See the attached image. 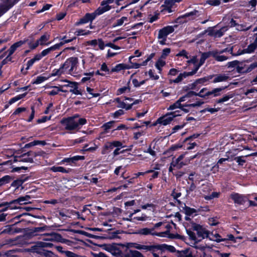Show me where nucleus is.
I'll return each instance as SVG.
<instances>
[{"label": "nucleus", "instance_id": "1", "mask_svg": "<svg viewBox=\"0 0 257 257\" xmlns=\"http://www.w3.org/2000/svg\"><path fill=\"white\" fill-rule=\"evenodd\" d=\"M193 231L187 230V234L192 243H196L201 241L205 238H209L210 232L204 227L198 224H194L192 226Z\"/></svg>", "mask_w": 257, "mask_h": 257}, {"label": "nucleus", "instance_id": "2", "mask_svg": "<svg viewBox=\"0 0 257 257\" xmlns=\"http://www.w3.org/2000/svg\"><path fill=\"white\" fill-rule=\"evenodd\" d=\"M87 123V120L84 118H80L78 114L67 118H65L61 120V123L64 126L67 131L77 130Z\"/></svg>", "mask_w": 257, "mask_h": 257}, {"label": "nucleus", "instance_id": "3", "mask_svg": "<svg viewBox=\"0 0 257 257\" xmlns=\"http://www.w3.org/2000/svg\"><path fill=\"white\" fill-rule=\"evenodd\" d=\"M65 74H69L73 76H76L79 74L78 59L77 57H72L67 59L62 64Z\"/></svg>", "mask_w": 257, "mask_h": 257}, {"label": "nucleus", "instance_id": "4", "mask_svg": "<svg viewBox=\"0 0 257 257\" xmlns=\"http://www.w3.org/2000/svg\"><path fill=\"white\" fill-rule=\"evenodd\" d=\"M110 6H106L103 7H99L94 13H87L84 17L81 18L80 21L76 23L77 25L86 24L89 22H92L97 16L100 15L110 10Z\"/></svg>", "mask_w": 257, "mask_h": 257}, {"label": "nucleus", "instance_id": "5", "mask_svg": "<svg viewBox=\"0 0 257 257\" xmlns=\"http://www.w3.org/2000/svg\"><path fill=\"white\" fill-rule=\"evenodd\" d=\"M180 112V110H176L168 113L157 119V120L154 123L153 125L155 126L157 125L158 124L166 125L170 123L174 117L181 115Z\"/></svg>", "mask_w": 257, "mask_h": 257}, {"label": "nucleus", "instance_id": "6", "mask_svg": "<svg viewBox=\"0 0 257 257\" xmlns=\"http://www.w3.org/2000/svg\"><path fill=\"white\" fill-rule=\"evenodd\" d=\"M228 86H223L219 88H214L211 91H208L206 88H202L199 93H196L194 94V96H199L201 97H205L211 95H213L214 97H216L220 95V92L225 88H227Z\"/></svg>", "mask_w": 257, "mask_h": 257}, {"label": "nucleus", "instance_id": "7", "mask_svg": "<svg viewBox=\"0 0 257 257\" xmlns=\"http://www.w3.org/2000/svg\"><path fill=\"white\" fill-rule=\"evenodd\" d=\"M194 94H196V92L193 91H189L185 96L180 97L174 103L170 105L168 107V110H173V111L177 110H180L181 107H182V104H181V102L185 101L187 99L194 96Z\"/></svg>", "mask_w": 257, "mask_h": 257}, {"label": "nucleus", "instance_id": "8", "mask_svg": "<svg viewBox=\"0 0 257 257\" xmlns=\"http://www.w3.org/2000/svg\"><path fill=\"white\" fill-rule=\"evenodd\" d=\"M19 1L20 0H0V17Z\"/></svg>", "mask_w": 257, "mask_h": 257}, {"label": "nucleus", "instance_id": "9", "mask_svg": "<svg viewBox=\"0 0 257 257\" xmlns=\"http://www.w3.org/2000/svg\"><path fill=\"white\" fill-rule=\"evenodd\" d=\"M52 245V244L51 243L40 241L37 242L35 245L32 246L29 249V251L33 253H36L42 255L44 250V247H51Z\"/></svg>", "mask_w": 257, "mask_h": 257}, {"label": "nucleus", "instance_id": "10", "mask_svg": "<svg viewBox=\"0 0 257 257\" xmlns=\"http://www.w3.org/2000/svg\"><path fill=\"white\" fill-rule=\"evenodd\" d=\"M253 31L256 32L253 36L254 39V42L249 45L247 48L241 50H239L236 54H234V55L238 56L244 53H251L257 48V27L254 29Z\"/></svg>", "mask_w": 257, "mask_h": 257}, {"label": "nucleus", "instance_id": "11", "mask_svg": "<svg viewBox=\"0 0 257 257\" xmlns=\"http://www.w3.org/2000/svg\"><path fill=\"white\" fill-rule=\"evenodd\" d=\"M131 247H134L139 250H144L145 251H150L151 252H156L158 249H162V246L150 245H147L141 244L137 243H133L131 244Z\"/></svg>", "mask_w": 257, "mask_h": 257}, {"label": "nucleus", "instance_id": "12", "mask_svg": "<svg viewBox=\"0 0 257 257\" xmlns=\"http://www.w3.org/2000/svg\"><path fill=\"white\" fill-rule=\"evenodd\" d=\"M167 233V232H156L154 231V228H143L139 229L136 233L143 235H152L153 236H158L160 237H165V234Z\"/></svg>", "mask_w": 257, "mask_h": 257}, {"label": "nucleus", "instance_id": "13", "mask_svg": "<svg viewBox=\"0 0 257 257\" xmlns=\"http://www.w3.org/2000/svg\"><path fill=\"white\" fill-rule=\"evenodd\" d=\"M38 155V154L36 153L30 151L17 157L15 160L19 162L32 163L33 162V158L36 157Z\"/></svg>", "mask_w": 257, "mask_h": 257}, {"label": "nucleus", "instance_id": "14", "mask_svg": "<svg viewBox=\"0 0 257 257\" xmlns=\"http://www.w3.org/2000/svg\"><path fill=\"white\" fill-rule=\"evenodd\" d=\"M121 147V142L119 141H113L111 142H107L105 143L102 150V154H105L108 153V151H111L114 148Z\"/></svg>", "mask_w": 257, "mask_h": 257}, {"label": "nucleus", "instance_id": "15", "mask_svg": "<svg viewBox=\"0 0 257 257\" xmlns=\"http://www.w3.org/2000/svg\"><path fill=\"white\" fill-rule=\"evenodd\" d=\"M230 197L235 204L238 205L244 204L248 200L246 196L237 193H231Z\"/></svg>", "mask_w": 257, "mask_h": 257}, {"label": "nucleus", "instance_id": "16", "mask_svg": "<svg viewBox=\"0 0 257 257\" xmlns=\"http://www.w3.org/2000/svg\"><path fill=\"white\" fill-rule=\"evenodd\" d=\"M71 40L72 39L66 40L64 42H60L59 43L56 44L47 49L43 50L41 52V54L43 57L49 54L51 52L59 49L61 46H63L65 44L71 42Z\"/></svg>", "mask_w": 257, "mask_h": 257}, {"label": "nucleus", "instance_id": "17", "mask_svg": "<svg viewBox=\"0 0 257 257\" xmlns=\"http://www.w3.org/2000/svg\"><path fill=\"white\" fill-rule=\"evenodd\" d=\"M203 103V101H201L200 100H196L194 103L186 104H182V107H181V109L180 110V113L182 115V113H181L182 111H183L185 113H187V112H189L191 108L200 106Z\"/></svg>", "mask_w": 257, "mask_h": 257}, {"label": "nucleus", "instance_id": "18", "mask_svg": "<svg viewBox=\"0 0 257 257\" xmlns=\"http://www.w3.org/2000/svg\"><path fill=\"white\" fill-rule=\"evenodd\" d=\"M203 14V11L200 10H194L193 11L186 13L183 16V18H188L189 20H196Z\"/></svg>", "mask_w": 257, "mask_h": 257}, {"label": "nucleus", "instance_id": "19", "mask_svg": "<svg viewBox=\"0 0 257 257\" xmlns=\"http://www.w3.org/2000/svg\"><path fill=\"white\" fill-rule=\"evenodd\" d=\"M49 237L46 239H44L45 240H51L56 241L61 243H67L70 241L62 237V236L56 233H52L48 234Z\"/></svg>", "mask_w": 257, "mask_h": 257}, {"label": "nucleus", "instance_id": "20", "mask_svg": "<svg viewBox=\"0 0 257 257\" xmlns=\"http://www.w3.org/2000/svg\"><path fill=\"white\" fill-rule=\"evenodd\" d=\"M229 25L231 27H236V29L240 31H247L250 28V26L246 24H239L233 19L230 20Z\"/></svg>", "mask_w": 257, "mask_h": 257}, {"label": "nucleus", "instance_id": "21", "mask_svg": "<svg viewBox=\"0 0 257 257\" xmlns=\"http://www.w3.org/2000/svg\"><path fill=\"white\" fill-rule=\"evenodd\" d=\"M56 249L58 251L64 255V257H81L80 255L75 253L71 251L65 250L61 246H56Z\"/></svg>", "mask_w": 257, "mask_h": 257}, {"label": "nucleus", "instance_id": "22", "mask_svg": "<svg viewBox=\"0 0 257 257\" xmlns=\"http://www.w3.org/2000/svg\"><path fill=\"white\" fill-rule=\"evenodd\" d=\"M27 42H28V40L27 39L24 40L23 41H20L19 42H17L15 43H14L13 45H12L10 48L8 50V52H9V54L6 58V59H9V58L15 52V51L17 50V49L21 46L26 43Z\"/></svg>", "mask_w": 257, "mask_h": 257}, {"label": "nucleus", "instance_id": "23", "mask_svg": "<svg viewBox=\"0 0 257 257\" xmlns=\"http://www.w3.org/2000/svg\"><path fill=\"white\" fill-rule=\"evenodd\" d=\"M195 74V71H194L193 70L190 72H184L183 73H180L176 79L171 80V81L173 83H178L182 81L187 77L193 75Z\"/></svg>", "mask_w": 257, "mask_h": 257}, {"label": "nucleus", "instance_id": "24", "mask_svg": "<svg viewBox=\"0 0 257 257\" xmlns=\"http://www.w3.org/2000/svg\"><path fill=\"white\" fill-rule=\"evenodd\" d=\"M184 211L187 216L185 217V219L186 220H189L190 217H193L197 214V211L196 209L188 206H185L184 207Z\"/></svg>", "mask_w": 257, "mask_h": 257}, {"label": "nucleus", "instance_id": "25", "mask_svg": "<svg viewBox=\"0 0 257 257\" xmlns=\"http://www.w3.org/2000/svg\"><path fill=\"white\" fill-rule=\"evenodd\" d=\"M212 76L214 77L213 82L214 83L225 82L227 81L229 78L228 75L225 73H221Z\"/></svg>", "mask_w": 257, "mask_h": 257}, {"label": "nucleus", "instance_id": "26", "mask_svg": "<svg viewBox=\"0 0 257 257\" xmlns=\"http://www.w3.org/2000/svg\"><path fill=\"white\" fill-rule=\"evenodd\" d=\"M184 158V155H181L176 159L173 160L172 166L178 169L181 168L185 165L182 161Z\"/></svg>", "mask_w": 257, "mask_h": 257}, {"label": "nucleus", "instance_id": "27", "mask_svg": "<svg viewBox=\"0 0 257 257\" xmlns=\"http://www.w3.org/2000/svg\"><path fill=\"white\" fill-rule=\"evenodd\" d=\"M149 217L145 214H142L140 216L132 217V218H127L126 220L132 222L137 223V221H145L149 220Z\"/></svg>", "mask_w": 257, "mask_h": 257}, {"label": "nucleus", "instance_id": "28", "mask_svg": "<svg viewBox=\"0 0 257 257\" xmlns=\"http://www.w3.org/2000/svg\"><path fill=\"white\" fill-rule=\"evenodd\" d=\"M30 199L31 197L29 195L21 196L18 198L15 199L14 202H17L18 204L20 205H25L31 203L30 201Z\"/></svg>", "mask_w": 257, "mask_h": 257}, {"label": "nucleus", "instance_id": "29", "mask_svg": "<svg viewBox=\"0 0 257 257\" xmlns=\"http://www.w3.org/2000/svg\"><path fill=\"white\" fill-rule=\"evenodd\" d=\"M210 56L209 53H202L199 62V65H196V68L193 69L194 71H195V73L197 72L199 68L204 63L205 61Z\"/></svg>", "mask_w": 257, "mask_h": 257}, {"label": "nucleus", "instance_id": "30", "mask_svg": "<svg viewBox=\"0 0 257 257\" xmlns=\"http://www.w3.org/2000/svg\"><path fill=\"white\" fill-rule=\"evenodd\" d=\"M174 5V4L171 0H166L162 6L163 7L162 11L169 13H171L172 12V8Z\"/></svg>", "mask_w": 257, "mask_h": 257}, {"label": "nucleus", "instance_id": "31", "mask_svg": "<svg viewBox=\"0 0 257 257\" xmlns=\"http://www.w3.org/2000/svg\"><path fill=\"white\" fill-rule=\"evenodd\" d=\"M142 254L137 250H128L121 257H141Z\"/></svg>", "mask_w": 257, "mask_h": 257}, {"label": "nucleus", "instance_id": "32", "mask_svg": "<svg viewBox=\"0 0 257 257\" xmlns=\"http://www.w3.org/2000/svg\"><path fill=\"white\" fill-rule=\"evenodd\" d=\"M50 35L48 33H46L42 35L39 39L37 40L39 44L40 45H49L51 43H46L50 39Z\"/></svg>", "mask_w": 257, "mask_h": 257}, {"label": "nucleus", "instance_id": "33", "mask_svg": "<svg viewBox=\"0 0 257 257\" xmlns=\"http://www.w3.org/2000/svg\"><path fill=\"white\" fill-rule=\"evenodd\" d=\"M114 121H110L103 124L102 126V128L104 131L103 133H107L110 129L114 128Z\"/></svg>", "mask_w": 257, "mask_h": 257}, {"label": "nucleus", "instance_id": "34", "mask_svg": "<svg viewBox=\"0 0 257 257\" xmlns=\"http://www.w3.org/2000/svg\"><path fill=\"white\" fill-rule=\"evenodd\" d=\"M195 251L194 250L185 249L180 252L179 257H195Z\"/></svg>", "mask_w": 257, "mask_h": 257}, {"label": "nucleus", "instance_id": "35", "mask_svg": "<svg viewBox=\"0 0 257 257\" xmlns=\"http://www.w3.org/2000/svg\"><path fill=\"white\" fill-rule=\"evenodd\" d=\"M129 20L126 17H122L120 19H117L116 22L114 24L113 27H116L122 26L123 24L126 25L128 24Z\"/></svg>", "mask_w": 257, "mask_h": 257}, {"label": "nucleus", "instance_id": "36", "mask_svg": "<svg viewBox=\"0 0 257 257\" xmlns=\"http://www.w3.org/2000/svg\"><path fill=\"white\" fill-rule=\"evenodd\" d=\"M115 101L118 103L117 107L119 108H124L126 110L130 109L132 107V104H126L125 102L120 101L119 98H116Z\"/></svg>", "mask_w": 257, "mask_h": 257}, {"label": "nucleus", "instance_id": "37", "mask_svg": "<svg viewBox=\"0 0 257 257\" xmlns=\"http://www.w3.org/2000/svg\"><path fill=\"white\" fill-rule=\"evenodd\" d=\"M257 68V61L254 62L253 63H252L249 65H246L245 66V70L243 71H241L239 70V68H238V71L240 72H249L251 71L252 70H254V69Z\"/></svg>", "mask_w": 257, "mask_h": 257}, {"label": "nucleus", "instance_id": "38", "mask_svg": "<svg viewBox=\"0 0 257 257\" xmlns=\"http://www.w3.org/2000/svg\"><path fill=\"white\" fill-rule=\"evenodd\" d=\"M64 71L63 70V66L62 64L60 65V67L59 69H55L52 70L51 76H60L62 74H64Z\"/></svg>", "mask_w": 257, "mask_h": 257}, {"label": "nucleus", "instance_id": "39", "mask_svg": "<svg viewBox=\"0 0 257 257\" xmlns=\"http://www.w3.org/2000/svg\"><path fill=\"white\" fill-rule=\"evenodd\" d=\"M234 96V94L230 92L224 96H223L222 98L218 99L216 101V102L217 103H221L225 102L229 100L230 98H232Z\"/></svg>", "mask_w": 257, "mask_h": 257}, {"label": "nucleus", "instance_id": "40", "mask_svg": "<svg viewBox=\"0 0 257 257\" xmlns=\"http://www.w3.org/2000/svg\"><path fill=\"white\" fill-rule=\"evenodd\" d=\"M128 67L126 66V65L124 64H118L115 65L114 67H113L111 71L110 72H119L121 70L128 69Z\"/></svg>", "mask_w": 257, "mask_h": 257}, {"label": "nucleus", "instance_id": "41", "mask_svg": "<svg viewBox=\"0 0 257 257\" xmlns=\"http://www.w3.org/2000/svg\"><path fill=\"white\" fill-rule=\"evenodd\" d=\"M50 170L53 172H61L63 173H69V170L61 166H53L50 168Z\"/></svg>", "mask_w": 257, "mask_h": 257}, {"label": "nucleus", "instance_id": "42", "mask_svg": "<svg viewBox=\"0 0 257 257\" xmlns=\"http://www.w3.org/2000/svg\"><path fill=\"white\" fill-rule=\"evenodd\" d=\"M125 147V146L123 145L122 143H121V147H115V149L114 150L113 152V156L114 157H115L117 155H118L120 154H123L125 153L127 150H131L132 149V146H131V148L128 150H123L122 151H120V149L123 148Z\"/></svg>", "mask_w": 257, "mask_h": 257}, {"label": "nucleus", "instance_id": "43", "mask_svg": "<svg viewBox=\"0 0 257 257\" xmlns=\"http://www.w3.org/2000/svg\"><path fill=\"white\" fill-rule=\"evenodd\" d=\"M14 202V200L10 202H4V204L3 205H7L8 206L9 209L11 210L19 209L20 207L17 206V203Z\"/></svg>", "mask_w": 257, "mask_h": 257}, {"label": "nucleus", "instance_id": "44", "mask_svg": "<svg viewBox=\"0 0 257 257\" xmlns=\"http://www.w3.org/2000/svg\"><path fill=\"white\" fill-rule=\"evenodd\" d=\"M187 63L189 65L191 64H193V69L196 68V65H199V62H198V59L196 56H193L192 57H190V58L187 61Z\"/></svg>", "mask_w": 257, "mask_h": 257}, {"label": "nucleus", "instance_id": "45", "mask_svg": "<svg viewBox=\"0 0 257 257\" xmlns=\"http://www.w3.org/2000/svg\"><path fill=\"white\" fill-rule=\"evenodd\" d=\"M26 95H27V93H24L23 94L18 95L12 98L11 99H10V100L9 101V105L12 104L13 103L17 102V101H18V100H20L21 99L25 97Z\"/></svg>", "mask_w": 257, "mask_h": 257}, {"label": "nucleus", "instance_id": "46", "mask_svg": "<svg viewBox=\"0 0 257 257\" xmlns=\"http://www.w3.org/2000/svg\"><path fill=\"white\" fill-rule=\"evenodd\" d=\"M209 238L210 240H214L218 242L224 241L225 240L224 238H222L220 235L218 233H215L214 235L210 234Z\"/></svg>", "mask_w": 257, "mask_h": 257}, {"label": "nucleus", "instance_id": "47", "mask_svg": "<svg viewBox=\"0 0 257 257\" xmlns=\"http://www.w3.org/2000/svg\"><path fill=\"white\" fill-rule=\"evenodd\" d=\"M166 63L162 59L160 58L155 64L156 68L158 70L159 72L161 73L162 67L165 65Z\"/></svg>", "mask_w": 257, "mask_h": 257}, {"label": "nucleus", "instance_id": "48", "mask_svg": "<svg viewBox=\"0 0 257 257\" xmlns=\"http://www.w3.org/2000/svg\"><path fill=\"white\" fill-rule=\"evenodd\" d=\"M12 177L9 175H6L0 178V187L10 182Z\"/></svg>", "mask_w": 257, "mask_h": 257}, {"label": "nucleus", "instance_id": "49", "mask_svg": "<svg viewBox=\"0 0 257 257\" xmlns=\"http://www.w3.org/2000/svg\"><path fill=\"white\" fill-rule=\"evenodd\" d=\"M46 144L45 141H34L30 142L25 145V148H29L36 145H42L44 146Z\"/></svg>", "mask_w": 257, "mask_h": 257}, {"label": "nucleus", "instance_id": "50", "mask_svg": "<svg viewBox=\"0 0 257 257\" xmlns=\"http://www.w3.org/2000/svg\"><path fill=\"white\" fill-rule=\"evenodd\" d=\"M112 255L116 256L117 257H119L122 256V254L121 250L116 246L114 245L112 248L111 251L110 252Z\"/></svg>", "mask_w": 257, "mask_h": 257}, {"label": "nucleus", "instance_id": "51", "mask_svg": "<svg viewBox=\"0 0 257 257\" xmlns=\"http://www.w3.org/2000/svg\"><path fill=\"white\" fill-rule=\"evenodd\" d=\"M94 72L93 71L89 73H85L84 74V77L81 79V82L84 83L90 79L91 77L94 76Z\"/></svg>", "mask_w": 257, "mask_h": 257}, {"label": "nucleus", "instance_id": "52", "mask_svg": "<svg viewBox=\"0 0 257 257\" xmlns=\"http://www.w3.org/2000/svg\"><path fill=\"white\" fill-rule=\"evenodd\" d=\"M228 160V158H221L220 159L216 165L214 166L212 168V170L213 171L214 173H215L216 171H218L219 169V165L218 164H222L223 162H225L226 161H227Z\"/></svg>", "mask_w": 257, "mask_h": 257}, {"label": "nucleus", "instance_id": "53", "mask_svg": "<svg viewBox=\"0 0 257 257\" xmlns=\"http://www.w3.org/2000/svg\"><path fill=\"white\" fill-rule=\"evenodd\" d=\"M91 33L90 31H85V30L79 29L76 30L74 33V35L83 36L89 35Z\"/></svg>", "mask_w": 257, "mask_h": 257}, {"label": "nucleus", "instance_id": "54", "mask_svg": "<svg viewBox=\"0 0 257 257\" xmlns=\"http://www.w3.org/2000/svg\"><path fill=\"white\" fill-rule=\"evenodd\" d=\"M227 30H228L227 27H222L220 30L217 31L215 32L214 35L215 37H220L223 35L224 32H225Z\"/></svg>", "mask_w": 257, "mask_h": 257}, {"label": "nucleus", "instance_id": "55", "mask_svg": "<svg viewBox=\"0 0 257 257\" xmlns=\"http://www.w3.org/2000/svg\"><path fill=\"white\" fill-rule=\"evenodd\" d=\"M130 91V88L128 85L123 86L121 88H119L117 91V95H120L126 92H128Z\"/></svg>", "mask_w": 257, "mask_h": 257}, {"label": "nucleus", "instance_id": "56", "mask_svg": "<svg viewBox=\"0 0 257 257\" xmlns=\"http://www.w3.org/2000/svg\"><path fill=\"white\" fill-rule=\"evenodd\" d=\"M177 57H183L184 58L188 59L190 56L188 55V53L185 50L180 51L178 53L176 54Z\"/></svg>", "mask_w": 257, "mask_h": 257}, {"label": "nucleus", "instance_id": "57", "mask_svg": "<svg viewBox=\"0 0 257 257\" xmlns=\"http://www.w3.org/2000/svg\"><path fill=\"white\" fill-rule=\"evenodd\" d=\"M76 39L75 35L74 34L73 36H71V32H70L68 33V35L64 36L62 38H60V40H63L62 42H64L66 40L72 39L71 42Z\"/></svg>", "mask_w": 257, "mask_h": 257}, {"label": "nucleus", "instance_id": "58", "mask_svg": "<svg viewBox=\"0 0 257 257\" xmlns=\"http://www.w3.org/2000/svg\"><path fill=\"white\" fill-rule=\"evenodd\" d=\"M219 108H210V107H206L204 109L201 110L202 112L205 113L206 112H209L211 113H214L219 110Z\"/></svg>", "mask_w": 257, "mask_h": 257}, {"label": "nucleus", "instance_id": "59", "mask_svg": "<svg viewBox=\"0 0 257 257\" xmlns=\"http://www.w3.org/2000/svg\"><path fill=\"white\" fill-rule=\"evenodd\" d=\"M171 52V50L169 48H165L163 50L161 56V59H165L169 55Z\"/></svg>", "mask_w": 257, "mask_h": 257}, {"label": "nucleus", "instance_id": "60", "mask_svg": "<svg viewBox=\"0 0 257 257\" xmlns=\"http://www.w3.org/2000/svg\"><path fill=\"white\" fill-rule=\"evenodd\" d=\"M47 79V78L46 77L39 76L36 77V79L34 81V83L36 84H40L45 81V80H46Z\"/></svg>", "mask_w": 257, "mask_h": 257}, {"label": "nucleus", "instance_id": "61", "mask_svg": "<svg viewBox=\"0 0 257 257\" xmlns=\"http://www.w3.org/2000/svg\"><path fill=\"white\" fill-rule=\"evenodd\" d=\"M219 196V193L216 192H212L210 195H205L204 198L206 200H209L212 199L214 198H217Z\"/></svg>", "mask_w": 257, "mask_h": 257}, {"label": "nucleus", "instance_id": "62", "mask_svg": "<svg viewBox=\"0 0 257 257\" xmlns=\"http://www.w3.org/2000/svg\"><path fill=\"white\" fill-rule=\"evenodd\" d=\"M168 36V34L165 31V30L163 29H162L159 31L158 38L167 39Z\"/></svg>", "mask_w": 257, "mask_h": 257}, {"label": "nucleus", "instance_id": "63", "mask_svg": "<svg viewBox=\"0 0 257 257\" xmlns=\"http://www.w3.org/2000/svg\"><path fill=\"white\" fill-rule=\"evenodd\" d=\"M243 156L237 157L234 160L239 165L242 166L245 162V160L243 159Z\"/></svg>", "mask_w": 257, "mask_h": 257}, {"label": "nucleus", "instance_id": "64", "mask_svg": "<svg viewBox=\"0 0 257 257\" xmlns=\"http://www.w3.org/2000/svg\"><path fill=\"white\" fill-rule=\"evenodd\" d=\"M45 257H55L54 254L51 251L44 250L42 254Z\"/></svg>", "mask_w": 257, "mask_h": 257}]
</instances>
